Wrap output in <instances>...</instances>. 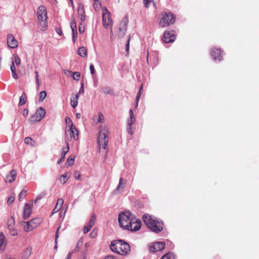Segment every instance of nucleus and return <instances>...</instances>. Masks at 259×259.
I'll use <instances>...</instances> for the list:
<instances>
[{"instance_id":"nucleus-51","label":"nucleus","mask_w":259,"mask_h":259,"mask_svg":"<svg viewBox=\"0 0 259 259\" xmlns=\"http://www.w3.org/2000/svg\"><path fill=\"white\" fill-rule=\"evenodd\" d=\"M15 200V197L14 196H11L8 198V203L11 204L13 203L14 201Z\"/></svg>"},{"instance_id":"nucleus-25","label":"nucleus","mask_w":259,"mask_h":259,"mask_svg":"<svg viewBox=\"0 0 259 259\" xmlns=\"http://www.w3.org/2000/svg\"><path fill=\"white\" fill-rule=\"evenodd\" d=\"M123 178H120L119 179V184L115 189V191H119L121 189H123L125 188V185H126V181H124L123 183Z\"/></svg>"},{"instance_id":"nucleus-27","label":"nucleus","mask_w":259,"mask_h":259,"mask_svg":"<svg viewBox=\"0 0 259 259\" xmlns=\"http://www.w3.org/2000/svg\"><path fill=\"white\" fill-rule=\"evenodd\" d=\"M67 146L66 147H64L62 150L61 156V158L62 159H65L66 154L69 151V146L68 143L66 142Z\"/></svg>"},{"instance_id":"nucleus-42","label":"nucleus","mask_w":259,"mask_h":259,"mask_svg":"<svg viewBox=\"0 0 259 259\" xmlns=\"http://www.w3.org/2000/svg\"><path fill=\"white\" fill-rule=\"evenodd\" d=\"M71 29L72 30L73 33H74L75 31H76V33H77V31H76V30H77L76 25V23H75L74 20H73L71 22Z\"/></svg>"},{"instance_id":"nucleus-39","label":"nucleus","mask_w":259,"mask_h":259,"mask_svg":"<svg viewBox=\"0 0 259 259\" xmlns=\"http://www.w3.org/2000/svg\"><path fill=\"white\" fill-rule=\"evenodd\" d=\"M47 96V93L46 91H42L39 93V101L42 102Z\"/></svg>"},{"instance_id":"nucleus-40","label":"nucleus","mask_w":259,"mask_h":259,"mask_svg":"<svg viewBox=\"0 0 259 259\" xmlns=\"http://www.w3.org/2000/svg\"><path fill=\"white\" fill-rule=\"evenodd\" d=\"M68 179L67 174H65L60 177V181L63 184H64L68 181Z\"/></svg>"},{"instance_id":"nucleus-34","label":"nucleus","mask_w":259,"mask_h":259,"mask_svg":"<svg viewBox=\"0 0 259 259\" xmlns=\"http://www.w3.org/2000/svg\"><path fill=\"white\" fill-rule=\"evenodd\" d=\"M27 195V190H23L19 194L18 200L19 201H22Z\"/></svg>"},{"instance_id":"nucleus-9","label":"nucleus","mask_w":259,"mask_h":259,"mask_svg":"<svg viewBox=\"0 0 259 259\" xmlns=\"http://www.w3.org/2000/svg\"><path fill=\"white\" fill-rule=\"evenodd\" d=\"M15 223L13 217H11L7 221V227L10 234L11 236H16L18 234V231L15 226Z\"/></svg>"},{"instance_id":"nucleus-4","label":"nucleus","mask_w":259,"mask_h":259,"mask_svg":"<svg viewBox=\"0 0 259 259\" xmlns=\"http://www.w3.org/2000/svg\"><path fill=\"white\" fill-rule=\"evenodd\" d=\"M37 17L40 30L41 31H45L48 27V17L47 9L45 6H40L38 7L37 12Z\"/></svg>"},{"instance_id":"nucleus-48","label":"nucleus","mask_w":259,"mask_h":259,"mask_svg":"<svg viewBox=\"0 0 259 259\" xmlns=\"http://www.w3.org/2000/svg\"><path fill=\"white\" fill-rule=\"evenodd\" d=\"M14 59H15V62L16 64V65H19L20 64V62H21L20 58L17 55H16L14 57Z\"/></svg>"},{"instance_id":"nucleus-55","label":"nucleus","mask_w":259,"mask_h":259,"mask_svg":"<svg viewBox=\"0 0 259 259\" xmlns=\"http://www.w3.org/2000/svg\"><path fill=\"white\" fill-rule=\"evenodd\" d=\"M130 41V37H128V40H127V42L126 45V51L127 53H128V51H129Z\"/></svg>"},{"instance_id":"nucleus-60","label":"nucleus","mask_w":259,"mask_h":259,"mask_svg":"<svg viewBox=\"0 0 259 259\" xmlns=\"http://www.w3.org/2000/svg\"><path fill=\"white\" fill-rule=\"evenodd\" d=\"M58 33L61 35L62 34V31L61 30V29H59V30L58 31H57Z\"/></svg>"},{"instance_id":"nucleus-61","label":"nucleus","mask_w":259,"mask_h":259,"mask_svg":"<svg viewBox=\"0 0 259 259\" xmlns=\"http://www.w3.org/2000/svg\"><path fill=\"white\" fill-rule=\"evenodd\" d=\"M28 110L27 109H24L23 110V113H28Z\"/></svg>"},{"instance_id":"nucleus-2","label":"nucleus","mask_w":259,"mask_h":259,"mask_svg":"<svg viewBox=\"0 0 259 259\" xmlns=\"http://www.w3.org/2000/svg\"><path fill=\"white\" fill-rule=\"evenodd\" d=\"M110 249L113 252L123 256L130 252V245L122 240H116L112 241Z\"/></svg>"},{"instance_id":"nucleus-31","label":"nucleus","mask_w":259,"mask_h":259,"mask_svg":"<svg viewBox=\"0 0 259 259\" xmlns=\"http://www.w3.org/2000/svg\"><path fill=\"white\" fill-rule=\"evenodd\" d=\"M101 92L105 94H112L113 90L109 87H104L101 89Z\"/></svg>"},{"instance_id":"nucleus-22","label":"nucleus","mask_w":259,"mask_h":259,"mask_svg":"<svg viewBox=\"0 0 259 259\" xmlns=\"http://www.w3.org/2000/svg\"><path fill=\"white\" fill-rule=\"evenodd\" d=\"M64 203V200L62 198H59L54 209L53 210V213L58 212L62 207Z\"/></svg>"},{"instance_id":"nucleus-21","label":"nucleus","mask_w":259,"mask_h":259,"mask_svg":"<svg viewBox=\"0 0 259 259\" xmlns=\"http://www.w3.org/2000/svg\"><path fill=\"white\" fill-rule=\"evenodd\" d=\"M16 171L14 170H12L10 172L9 175H8L5 179V181L6 182H8L9 183H11L15 181L16 177Z\"/></svg>"},{"instance_id":"nucleus-56","label":"nucleus","mask_w":259,"mask_h":259,"mask_svg":"<svg viewBox=\"0 0 259 259\" xmlns=\"http://www.w3.org/2000/svg\"><path fill=\"white\" fill-rule=\"evenodd\" d=\"M84 93V89H83V83H82L81 84V88L79 90V92L78 94H80V93Z\"/></svg>"},{"instance_id":"nucleus-3","label":"nucleus","mask_w":259,"mask_h":259,"mask_svg":"<svg viewBox=\"0 0 259 259\" xmlns=\"http://www.w3.org/2000/svg\"><path fill=\"white\" fill-rule=\"evenodd\" d=\"M143 220L147 227L153 232L158 233L163 229V223L154 220L148 214L143 216Z\"/></svg>"},{"instance_id":"nucleus-1","label":"nucleus","mask_w":259,"mask_h":259,"mask_svg":"<svg viewBox=\"0 0 259 259\" xmlns=\"http://www.w3.org/2000/svg\"><path fill=\"white\" fill-rule=\"evenodd\" d=\"M119 226L124 230L131 231H137L141 227V221L136 218L128 211L120 212L118 215Z\"/></svg>"},{"instance_id":"nucleus-33","label":"nucleus","mask_w":259,"mask_h":259,"mask_svg":"<svg viewBox=\"0 0 259 259\" xmlns=\"http://www.w3.org/2000/svg\"><path fill=\"white\" fill-rule=\"evenodd\" d=\"M24 142L31 146H34L35 145V141L30 137H26L24 139Z\"/></svg>"},{"instance_id":"nucleus-7","label":"nucleus","mask_w":259,"mask_h":259,"mask_svg":"<svg viewBox=\"0 0 259 259\" xmlns=\"http://www.w3.org/2000/svg\"><path fill=\"white\" fill-rule=\"evenodd\" d=\"M102 20L103 27L105 29L110 28L111 34H113L112 26L113 21L111 19V13L106 7L102 8Z\"/></svg>"},{"instance_id":"nucleus-59","label":"nucleus","mask_w":259,"mask_h":259,"mask_svg":"<svg viewBox=\"0 0 259 259\" xmlns=\"http://www.w3.org/2000/svg\"><path fill=\"white\" fill-rule=\"evenodd\" d=\"M71 257V253H69L66 258V259H70Z\"/></svg>"},{"instance_id":"nucleus-38","label":"nucleus","mask_w":259,"mask_h":259,"mask_svg":"<svg viewBox=\"0 0 259 259\" xmlns=\"http://www.w3.org/2000/svg\"><path fill=\"white\" fill-rule=\"evenodd\" d=\"M160 259H175L174 255L171 252H168L163 255Z\"/></svg>"},{"instance_id":"nucleus-8","label":"nucleus","mask_w":259,"mask_h":259,"mask_svg":"<svg viewBox=\"0 0 259 259\" xmlns=\"http://www.w3.org/2000/svg\"><path fill=\"white\" fill-rule=\"evenodd\" d=\"M42 221L41 218H37L24 223V231L29 232L33 230L34 229L36 228L42 222Z\"/></svg>"},{"instance_id":"nucleus-49","label":"nucleus","mask_w":259,"mask_h":259,"mask_svg":"<svg viewBox=\"0 0 259 259\" xmlns=\"http://www.w3.org/2000/svg\"><path fill=\"white\" fill-rule=\"evenodd\" d=\"M153 0H145L144 4L146 8H148Z\"/></svg>"},{"instance_id":"nucleus-43","label":"nucleus","mask_w":259,"mask_h":259,"mask_svg":"<svg viewBox=\"0 0 259 259\" xmlns=\"http://www.w3.org/2000/svg\"><path fill=\"white\" fill-rule=\"evenodd\" d=\"M34 74L35 75L36 83L37 84V87L39 88L40 84H39L38 72L37 71H35Z\"/></svg>"},{"instance_id":"nucleus-54","label":"nucleus","mask_w":259,"mask_h":259,"mask_svg":"<svg viewBox=\"0 0 259 259\" xmlns=\"http://www.w3.org/2000/svg\"><path fill=\"white\" fill-rule=\"evenodd\" d=\"M104 259H118L116 256L114 255H107Z\"/></svg>"},{"instance_id":"nucleus-52","label":"nucleus","mask_w":259,"mask_h":259,"mask_svg":"<svg viewBox=\"0 0 259 259\" xmlns=\"http://www.w3.org/2000/svg\"><path fill=\"white\" fill-rule=\"evenodd\" d=\"M142 89H143V84L141 85V86L140 87V91H139V93H138V95H137V96L136 97V99H137V101H138L140 99V98L141 92V91H142Z\"/></svg>"},{"instance_id":"nucleus-5","label":"nucleus","mask_w":259,"mask_h":259,"mask_svg":"<svg viewBox=\"0 0 259 259\" xmlns=\"http://www.w3.org/2000/svg\"><path fill=\"white\" fill-rule=\"evenodd\" d=\"M108 130L107 127H101L99 132L98 138V144L99 149L100 150L102 147L103 149H106L108 143Z\"/></svg>"},{"instance_id":"nucleus-6","label":"nucleus","mask_w":259,"mask_h":259,"mask_svg":"<svg viewBox=\"0 0 259 259\" xmlns=\"http://www.w3.org/2000/svg\"><path fill=\"white\" fill-rule=\"evenodd\" d=\"M161 16L159 23L161 27H167L175 21V16L171 12H163L161 14Z\"/></svg>"},{"instance_id":"nucleus-36","label":"nucleus","mask_w":259,"mask_h":259,"mask_svg":"<svg viewBox=\"0 0 259 259\" xmlns=\"http://www.w3.org/2000/svg\"><path fill=\"white\" fill-rule=\"evenodd\" d=\"M65 122L66 123V129L70 128V127L74 126L73 123L69 117H66L65 118Z\"/></svg>"},{"instance_id":"nucleus-64","label":"nucleus","mask_w":259,"mask_h":259,"mask_svg":"<svg viewBox=\"0 0 259 259\" xmlns=\"http://www.w3.org/2000/svg\"><path fill=\"white\" fill-rule=\"evenodd\" d=\"M76 117L77 118H80V115L81 114H76Z\"/></svg>"},{"instance_id":"nucleus-13","label":"nucleus","mask_w":259,"mask_h":259,"mask_svg":"<svg viewBox=\"0 0 259 259\" xmlns=\"http://www.w3.org/2000/svg\"><path fill=\"white\" fill-rule=\"evenodd\" d=\"M136 121L135 114H130V119L127 120V132L130 135L134 134L133 125Z\"/></svg>"},{"instance_id":"nucleus-24","label":"nucleus","mask_w":259,"mask_h":259,"mask_svg":"<svg viewBox=\"0 0 259 259\" xmlns=\"http://www.w3.org/2000/svg\"><path fill=\"white\" fill-rule=\"evenodd\" d=\"M32 253V248L28 247L26 248L23 253L22 259H28L31 255Z\"/></svg>"},{"instance_id":"nucleus-58","label":"nucleus","mask_w":259,"mask_h":259,"mask_svg":"<svg viewBox=\"0 0 259 259\" xmlns=\"http://www.w3.org/2000/svg\"><path fill=\"white\" fill-rule=\"evenodd\" d=\"M64 160V159H62V158H60V159L57 161V164H60L62 162H63Z\"/></svg>"},{"instance_id":"nucleus-11","label":"nucleus","mask_w":259,"mask_h":259,"mask_svg":"<svg viewBox=\"0 0 259 259\" xmlns=\"http://www.w3.org/2000/svg\"><path fill=\"white\" fill-rule=\"evenodd\" d=\"M176 38V35L172 31H166L164 33L162 37V40L165 43H169L173 42L175 40Z\"/></svg>"},{"instance_id":"nucleus-14","label":"nucleus","mask_w":259,"mask_h":259,"mask_svg":"<svg viewBox=\"0 0 259 259\" xmlns=\"http://www.w3.org/2000/svg\"><path fill=\"white\" fill-rule=\"evenodd\" d=\"M7 44L9 47L12 49L16 48L18 47V41L15 38L14 35L9 34L7 36Z\"/></svg>"},{"instance_id":"nucleus-28","label":"nucleus","mask_w":259,"mask_h":259,"mask_svg":"<svg viewBox=\"0 0 259 259\" xmlns=\"http://www.w3.org/2000/svg\"><path fill=\"white\" fill-rule=\"evenodd\" d=\"M87 52L86 49L83 47H80L78 49V54L81 57H85L87 56Z\"/></svg>"},{"instance_id":"nucleus-12","label":"nucleus","mask_w":259,"mask_h":259,"mask_svg":"<svg viewBox=\"0 0 259 259\" xmlns=\"http://www.w3.org/2000/svg\"><path fill=\"white\" fill-rule=\"evenodd\" d=\"M164 247L165 244L162 242H154L151 244L150 246V250L152 252H156L163 249Z\"/></svg>"},{"instance_id":"nucleus-63","label":"nucleus","mask_w":259,"mask_h":259,"mask_svg":"<svg viewBox=\"0 0 259 259\" xmlns=\"http://www.w3.org/2000/svg\"><path fill=\"white\" fill-rule=\"evenodd\" d=\"M73 41L74 42L75 41V38L74 36V32L73 33V38H72Z\"/></svg>"},{"instance_id":"nucleus-20","label":"nucleus","mask_w":259,"mask_h":259,"mask_svg":"<svg viewBox=\"0 0 259 259\" xmlns=\"http://www.w3.org/2000/svg\"><path fill=\"white\" fill-rule=\"evenodd\" d=\"M45 115V114H32L29 118V121L31 123H35L40 121Z\"/></svg>"},{"instance_id":"nucleus-57","label":"nucleus","mask_w":259,"mask_h":259,"mask_svg":"<svg viewBox=\"0 0 259 259\" xmlns=\"http://www.w3.org/2000/svg\"><path fill=\"white\" fill-rule=\"evenodd\" d=\"M152 57V55H150L149 54H148V55H147V61L148 63H149V60L151 59Z\"/></svg>"},{"instance_id":"nucleus-41","label":"nucleus","mask_w":259,"mask_h":259,"mask_svg":"<svg viewBox=\"0 0 259 259\" xmlns=\"http://www.w3.org/2000/svg\"><path fill=\"white\" fill-rule=\"evenodd\" d=\"M80 74L78 72H74L73 73L72 77L75 80L78 81L80 79Z\"/></svg>"},{"instance_id":"nucleus-53","label":"nucleus","mask_w":259,"mask_h":259,"mask_svg":"<svg viewBox=\"0 0 259 259\" xmlns=\"http://www.w3.org/2000/svg\"><path fill=\"white\" fill-rule=\"evenodd\" d=\"M90 69L92 74H94L95 73V69L93 65L91 64L90 66Z\"/></svg>"},{"instance_id":"nucleus-30","label":"nucleus","mask_w":259,"mask_h":259,"mask_svg":"<svg viewBox=\"0 0 259 259\" xmlns=\"http://www.w3.org/2000/svg\"><path fill=\"white\" fill-rule=\"evenodd\" d=\"M27 101V96L25 93H23L20 98L19 105L22 106L26 103Z\"/></svg>"},{"instance_id":"nucleus-17","label":"nucleus","mask_w":259,"mask_h":259,"mask_svg":"<svg viewBox=\"0 0 259 259\" xmlns=\"http://www.w3.org/2000/svg\"><path fill=\"white\" fill-rule=\"evenodd\" d=\"M77 13L81 21L82 22H83L85 20V16L83 5L81 3H80L78 5Z\"/></svg>"},{"instance_id":"nucleus-16","label":"nucleus","mask_w":259,"mask_h":259,"mask_svg":"<svg viewBox=\"0 0 259 259\" xmlns=\"http://www.w3.org/2000/svg\"><path fill=\"white\" fill-rule=\"evenodd\" d=\"M66 133L67 134H69L70 138H73L74 140L78 139V132L75 126L66 129Z\"/></svg>"},{"instance_id":"nucleus-32","label":"nucleus","mask_w":259,"mask_h":259,"mask_svg":"<svg viewBox=\"0 0 259 259\" xmlns=\"http://www.w3.org/2000/svg\"><path fill=\"white\" fill-rule=\"evenodd\" d=\"M93 6L96 11H99L102 8L101 4L99 0H94Z\"/></svg>"},{"instance_id":"nucleus-26","label":"nucleus","mask_w":259,"mask_h":259,"mask_svg":"<svg viewBox=\"0 0 259 259\" xmlns=\"http://www.w3.org/2000/svg\"><path fill=\"white\" fill-rule=\"evenodd\" d=\"M11 70L12 72V77L13 78L17 79L18 76L16 72V67L14 65V63L12 61V65H11Z\"/></svg>"},{"instance_id":"nucleus-50","label":"nucleus","mask_w":259,"mask_h":259,"mask_svg":"<svg viewBox=\"0 0 259 259\" xmlns=\"http://www.w3.org/2000/svg\"><path fill=\"white\" fill-rule=\"evenodd\" d=\"M36 113H46V111L43 108L39 107L37 109Z\"/></svg>"},{"instance_id":"nucleus-35","label":"nucleus","mask_w":259,"mask_h":259,"mask_svg":"<svg viewBox=\"0 0 259 259\" xmlns=\"http://www.w3.org/2000/svg\"><path fill=\"white\" fill-rule=\"evenodd\" d=\"M75 156L71 155L70 157H69L67 160V163L69 166H72L73 165L74 163V159H75Z\"/></svg>"},{"instance_id":"nucleus-23","label":"nucleus","mask_w":259,"mask_h":259,"mask_svg":"<svg viewBox=\"0 0 259 259\" xmlns=\"http://www.w3.org/2000/svg\"><path fill=\"white\" fill-rule=\"evenodd\" d=\"M93 118L94 121L96 123L104 122L103 114H96Z\"/></svg>"},{"instance_id":"nucleus-15","label":"nucleus","mask_w":259,"mask_h":259,"mask_svg":"<svg viewBox=\"0 0 259 259\" xmlns=\"http://www.w3.org/2000/svg\"><path fill=\"white\" fill-rule=\"evenodd\" d=\"M210 55L213 60L221 61L222 59V51L219 49H212L210 51Z\"/></svg>"},{"instance_id":"nucleus-37","label":"nucleus","mask_w":259,"mask_h":259,"mask_svg":"<svg viewBox=\"0 0 259 259\" xmlns=\"http://www.w3.org/2000/svg\"><path fill=\"white\" fill-rule=\"evenodd\" d=\"M96 221V215L95 214H93L88 225L92 227L93 225L95 224Z\"/></svg>"},{"instance_id":"nucleus-62","label":"nucleus","mask_w":259,"mask_h":259,"mask_svg":"<svg viewBox=\"0 0 259 259\" xmlns=\"http://www.w3.org/2000/svg\"><path fill=\"white\" fill-rule=\"evenodd\" d=\"M41 199V197H37L35 201H34V202L36 203L38 200L40 199Z\"/></svg>"},{"instance_id":"nucleus-47","label":"nucleus","mask_w":259,"mask_h":259,"mask_svg":"<svg viewBox=\"0 0 259 259\" xmlns=\"http://www.w3.org/2000/svg\"><path fill=\"white\" fill-rule=\"evenodd\" d=\"M60 227H59L58 229H57V232H56V237H55V243H56V245L55 246V248H57V239L59 237V235H58V233H59V229H60Z\"/></svg>"},{"instance_id":"nucleus-10","label":"nucleus","mask_w":259,"mask_h":259,"mask_svg":"<svg viewBox=\"0 0 259 259\" xmlns=\"http://www.w3.org/2000/svg\"><path fill=\"white\" fill-rule=\"evenodd\" d=\"M127 26V20L123 19L120 22L118 27V36L119 37H123L125 33Z\"/></svg>"},{"instance_id":"nucleus-46","label":"nucleus","mask_w":259,"mask_h":259,"mask_svg":"<svg viewBox=\"0 0 259 259\" xmlns=\"http://www.w3.org/2000/svg\"><path fill=\"white\" fill-rule=\"evenodd\" d=\"M74 177L76 179L80 180L81 175L80 174H79V172L76 170L74 171Z\"/></svg>"},{"instance_id":"nucleus-18","label":"nucleus","mask_w":259,"mask_h":259,"mask_svg":"<svg viewBox=\"0 0 259 259\" xmlns=\"http://www.w3.org/2000/svg\"><path fill=\"white\" fill-rule=\"evenodd\" d=\"M7 239L3 233H0V253L3 252L6 249Z\"/></svg>"},{"instance_id":"nucleus-29","label":"nucleus","mask_w":259,"mask_h":259,"mask_svg":"<svg viewBox=\"0 0 259 259\" xmlns=\"http://www.w3.org/2000/svg\"><path fill=\"white\" fill-rule=\"evenodd\" d=\"M79 95L76 94L75 97L71 99V103L72 107L75 108L77 106Z\"/></svg>"},{"instance_id":"nucleus-45","label":"nucleus","mask_w":259,"mask_h":259,"mask_svg":"<svg viewBox=\"0 0 259 259\" xmlns=\"http://www.w3.org/2000/svg\"><path fill=\"white\" fill-rule=\"evenodd\" d=\"M91 228H92V227H91L89 225H88L87 226L84 227V228H83V233L84 234L87 233L88 232H89L91 230Z\"/></svg>"},{"instance_id":"nucleus-44","label":"nucleus","mask_w":259,"mask_h":259,"mask_svg":"<svg viewBox=\"0 0 259 259\" xmlns=\"http://www.w3.org/2000/svg\"><path fill=\"white\" fill-rule=\"evenodd\" d=\"M85 27L84 25L82 24V22L80 23L79 28H78V31L80 33H83L84 32Z\"/></svg>"},{"instance_id":"nucleus-19","label":"nucleus","mask_w":259,"mask_h":259,"mask_svg":"<svg viewBox=\"0 0 259 259\" xmlns=\"http://www.w3.org/2000/svg\"><path fill=\"white\" fill-rule=\"evenodd\" d=\"M32 211V204L28 203H25L24 212H23V218L24 219H28Z\"/></svg>"}]
</instances>
